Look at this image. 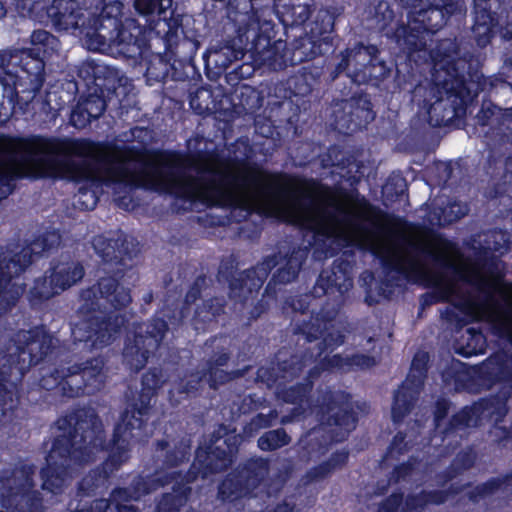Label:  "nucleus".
<instances>
[{"mask_svg":"<svg viewBox=\"0 0 512 512\" xmlns=\"http://www.w3.org/2000/svg\"><path fill=\"white\" fill-rule=\"evenodd\" d=\"M31 487L28 476L0 480V512H36L35 498L28 494Z\"/></svg>","mask_w":512,"mask_h":512,"instance_id":"nucleus-1","label":"nucleus"},{"mask_svg":"<svg viewBox=\"0 0 512 512\" xmlns=\"http://www.w3.org/2000/svg\"><path fill=\"white\" fill-rule=\"evenodd\" d=\"M84 452L73 450L68 456H62L58 448L51 451L47 459V467L42 471L43 488L56 493L68 481L66 469L72 464L82 462Z\"/></svg>","mask_w":512,"mask_h":512,"instance_id":"nucleus-2","label":"nucleus"},{"mask_svg":"<svg viewBox=\"0 0 512 512\" xmlns=\"http://www.w3.org/2000/svg\"><path fill=\"white\" fill-rule=\"evenodd\" d=\"M83 277V268L78 264H61L49 278L37 281L33 288L39 298H50L75 284Z\"/></svg>","mask_w":512,"mask_h":512,"instance_id":"nucleus-3","label":"nucleus"},{"mask_svg":"<svg viewBox=\"0 0 512 512\" xmlns=\"http://www.w3.org/2000/svg\"><path fill=\"white\" fill-rule=\"evenodd\" d=\"M97 291L100 296L96 297L95 305L99 309L107 310L108 306L121 308L126 306L131 300L129 292L124 287L119 286L112 278L101 280Z\"/></svg>","mask_w":512,"mask_h":512,"instance_id":"nucleus-4","label":"nucleus"},{"mask_svg":"<svg viewBox=\"0 0 512 512\" xmlns=\"http://www.w3.org/2000/svg\"><path fill=\"white\" fill-rule=\"evenodd\" d=\"M68 13H61L56 20V25L59 29L68 30L76 28H90L93 30L99 29V19L91 12L79 9L76 11L74 2L68 7Z\"/></svg>","mask_w":512,"mask_h":512,"instance_id":"nucleus-5","label":"nucleus"},{"mask_svg":"<svg viewBox=\"0 0 512 512\" xmlns=\"http://www.w3.org/2000/svg\"><path fill=\"white\" fill-rule=\"evenodd\" d=\"M19 337L26 342L20 352L23 361L28 357L30 363H37L49 349L51 340L42 332H36L33 336L30 332H24Z\"/></svg>","mask_w":512,"mask_h":512,"instance_id":"nucleus-6","label":"nucleus"},{"mask_svg":"<svg viewBox=\"0 0 512 512\" xmlns=\"http://www.w3.org/2000/svg\"><path fill=\"white\" fill-rule=\"evenodd\" d=\"M288 443V436L282 430H274L265 433L258 440V445L262 450H273L282 447Z\"/></svg>","mask_w":512,"mask_h":512,"instance_id":"nucleus-7","label":"nucleus"},{"mask_svg":"<svg viewBox=\"0 0 512 512\" xmlns=\"http://www.w3.org/2000/svg\"><path fill=\"white\" fill-rule=\"evenodd\" d=\"M171 2L172 0H135V7L139 13L144 15L155 12L162 15L171 6Z\"/></svg>","mask_w":512,"mask_h":512,"instance_id":"nucleus-8","label":"nucleus"},{"mask_svg":"<svg viewBox=\"0 0 512 512\" xmlns=\"http://www.w3.org/2000/svg\"><path fill=\"white\" fill-rule=\"evenodd\" d=\"M83 106L85 113H88L93 118L99 117L105 110V101L99 96H89L87 99L78 103Z\"/></svg>","mask_w":512,"mask_h":512,"instance_id":"nucleus-9","label":"nucleus"},{"mask_svg":"<svg viewBox=\"0 0 512 512\" xmlns=\"http://www.w3.org/2000/svg\"><path fill=\"white\" fill-rule=\"evenodd\" d=\"M31 42L34 45L43 46V53L46 54L48 49H55L58 47L57 39L46 31H35L31 36Z\"/></svg>","mask_w":512,"mask_h":512,"instance_id":"nucleus-10","label":"nucleus"},{"mask_svg":"<svg viewBox=\"0 0 512 512\" xmlns=\"http://www.w3.org/2000/svg\"><path fill=\"white\" fill-rule=\"evenodd\" d=\"M83 378L87 381L86 391L88 393L93 392L95 389H99L103 382L100 370L95 372L94 369L85 368L83 371Z\"/></svg>","mask_w":512,"mask_h":512,"instance_id":"nucleus-11","label":"nucleus"},{"mask_svg":"<svg viewBox=\"0 0 512 512\" xmlns=\"http://www.w3.org/2000/svg\"><path fill=\"white\" fill-rule=\"evenodd\" d=\"M125 358L133 368L140 369L147 356L145 352H140L138 348L134 350V347H126Z\"/></svg>","mask_w":512,"mask_h":512,"instance_id":"nucleus-12","label":"nucleus"},{"mask_svg":"<svg viewBox=\"0 0 512 512\" xmlns=\"http://www.w3.org/2000/svg\"><path fill=\"white\" fill-rule=\"evenodd\" d=\"M93 119L88 113H85V109L83 106L79 104L73 110L71 114V123L77 128L85 127L90 121Z\"/></svg>","mask_w":512,"mask_h":512,"instance_id":"nucleus-13","label":"nucleus"},{"mask_svg":"<svg viewBox=\"0 0 512 512\" xmlns=\"http://www.w3.org/2000/svg\"><path fill=\"white\" fill-rule=\"evenodd\" d=\"M105 325V328H102L97 332V334H99L96 339H95V342H99L100 344H107L109 343L111 337H112V334L110 331H116L115 329V326L112 325V323L109 322H106L104 323Z\"/></svg>","mask_w":512,"mask_h":512,"instance_id":"nucleus-14","label":"nucleus"},{"mask_svg":"<svg viewBox=\"0 0 512 512\" xmlns=\"http://www.w3.org/2000/svg\"><path fill=\"white\" fill-rule=\"evenodd\" d=\"M140 421L134 416L131 419H128V413H126L123 417L122 423L117 426V433L125 432L127 429L131 428H139Z\"/></svg>","mask_w":512,"mask_h":512,"instance_id":"nucleus-15","label":"nucleus"},{"mask_svg":"<svg viewBox=\"0 0 512 512\" xmlns=\"http://www.w3.org/2000/svg\"><path fill=\"white\" fill-rule=\"evenodd\" d=\"M13 287H14V284L11 286L10 289L5 287V290L0 292V296L3 299H7L8 295H10L11 300L14 301L17 297H19V295H21L23 293V288H21L20 286H17V288L14 291H12Z\"/></svg>","mask_w":512,"mask_h":512,"instance_id":"nucleus-16","label":"nucleus"},{"mask_svg":"<svg viewBox=\"0 0 512 512\" xmlns=\"http://www.w3.org/2000/svg\"><path fill=\"white\" fill-rule=\"evenodd\" d=\"M109 508V504L106 500H97L92 507V510H81L79 512H106Z\"/></svg>","mask_w":512,"mask_h":512,"instance_id":"nucleus-17","label":"nucleus"},{"mask_svg":"<svg viewBox=\"0 0 512 512\" xmlns=\"http://www.w3.org/2000/svg\"><path fill=\"white\" fill-rule=\"evenodd\" d=\"M455 208H457V212H455L456 214H455L454 217L449 216V221H452L454 219H457V218L463 216L465 214V212H466L465 209H461V207L459 205L451 206V212L454 213V209Z\"/></svg>","mask_w":512,"mask_h":512,"instance_id":"nucleus-18","label":"nucleus"},{"mask_svg":"<svg viewBox=\"0 0 512 512\" xmlns=\"http://www.w3.org/2000/svg\"><path fill=\"white\" fill-rule=\"evenodd\" d=\"M164 329H165V323H164V322H159V323H158V330H157V332H154V331H151V332H150V333H151V336H152L153 338H155V341L157 340V338H158L159 336H161V334H162V332L164 331Z\"/></svg>","mask_w":512,"mask_h":512,"instance_id":"nucleus-19","label":"nucleus"},{"mask_svg":"<svg viewBox=\"0 0 512 512\" xmlns=\"http://www.w3.org/2000/svg\"><path fill=\"white\" fill-rule=\"evenodd\" d=\"M399 394L396 396V402H395V405L393 406V409H392V415H393V418L394 420H398L400 418V415L398 414V405H399V402H400V398H399Z\"/></svg>","mask_w":512,"mask_h":512,"instance_id":"nucleus-20","label":"nucleus"},{"mask_svg":"<svg viewBox=\"0 0 512 512\" xmlns=\"http://www.w3.org/2000/svg\"><path fill=\"white\" fill-rule=\"evenodd\" d=\"M119 512H135L132 506H117Z\"/></svg>","mask_w":512,"mask_h":512,"instance_id":"nucleus-21","label":"nucleus"},{"mask_svg":"<svg viewBox=\"0 0 512 512\" xmlns=\"http://www.w3.org/2000/svg\"><path fill=\"white\" fill-rule=\"evenodd\" d=\"M81 196H83V197L89 196L91 198V203L89 205H86V208H91L95 205V199L92 195H89L87 192H81Z\"/></svg>","mask_w":512,"mask_h":512,"instance_id":"nucleus-22","label":"nucleus"},{"mask_svg":"<svg viewBox=\"0 0 512 512\" xmlns=\"http://www.w3.org/2000/svg\"><path fill=\"white\" fill-rule=\"evenodd\" d=\"M164 503H161L159 506H158V512H165V508H164ZM167 512H176L175 508L172 507V508H169L167 510Z\"/></svg>","mask_w":512,"mask_h":512,"instance_id":"nucleus-23","label":"nucleus"},{"mask_svg":"<svg viewBox=\"0 0 512 512\" xmlns=\"http://www.w3.org/2000/svg\"><path fill=\"white\" fill-rule=\"evenodd\" d=\"M126 494V491L124 490H117L113 493V500L116 501L118 497Z\"/></svg>","mask_w":512,"mask_h":512,"instance_id":"nucleus-24","label":"nucleus"},{"mask_svg":"<svg viewBox=\"0 0 512 512\" xmlns=\"http://www.w3.org/2000/svg\"><path fill=\"white\" fill-rule=\"evenodd\" d=\"M92 294H93V296H94V297H96L95 292H90V291H88V292L84 293L83 297H84L85 301H89V300H91V295H92Z\"/></svg>","mask_w":512,"mask_h":512,"instance_id":"nucleus-25","label":"nucleus"},{"mask_svg":"<svg viewBox=\"0 0 512 512\" xmlns=\"http://www.w3.org/2000/svg\"><path fill=\"white\" fill-rule=\"evenodd\" d=\"M11 265H12L13 269L15 270V272H18V271H20V270H21V268H18V267H17V264L15 263V261H11V262L7 265V267L10 269V266H11Z\"/></svg>","mask_w":512,"mask_h":512,"instance_id":"nucleus-26","label":"nucleus"},{"mask_svg":"<svg viewBox=\"0 0 512 512\" xmlns=\"http://www.w3.org/2000/svg\"><path fill=\"white\" fill-rule=\"evenodd\" d=\"M149 382H150V375L147 374L145 377H144V384L147 385L149 388H154L153 386H150L149 385Z\"/></svg>","mask_w":512,"mask_h":512,"instance_id":"nucleus-27","label":"nucleus"},{"mask_svg":"<svg viewBox=\"0 0 512 512\" xmlns=\"http://www.w3.org/2000/svg\"><path fill=\"white\" fill-rule=\"evenodd\" d=\"M2 15H3V6H2V4L0 3V16H2Z\"/></svg>","mask_w":512,"mask_h":512,"instance_id":"nucleus-28","label":"nucleus"}]
</instances>
